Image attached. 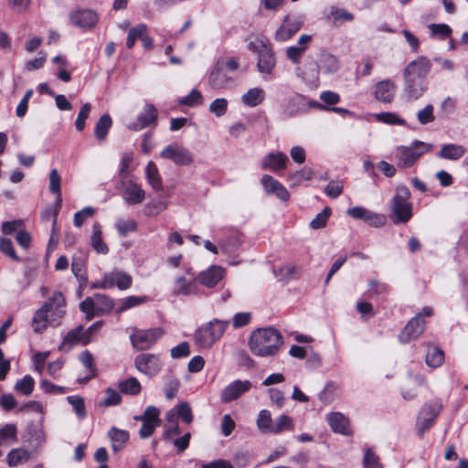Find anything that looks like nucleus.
Returning a JSON list of instances; mask_svg holds the SVG:
<instances>
[{
  "label": "nucleus",
  "mask_w": 468,
  "mask_h": 468,
  "mask_svg": "<svg viewBox=\"0 0 468 468\" xmlns=\"http://www.w3.org/2000/svg\"><path fill=\"white\" fill-rule=\"evenodd\" d=\"M433 106L427 104L423 109L417 112V119L420 124H428L432 122L435 119L433 114Z\"/></svg>",
  "instance_id": "obj_59"
},
{
  "label": "nucleus",
  "mask_w": 468,
  "mask_h": 468,
  "mask_svg": "<svg viewBox=\"0 0 468 468\" xmlns=\"http://www.w3.org/2000/svg\"><path fill=\"white\" fill-rule=\"evenodd\" d=\"M43 305H48L50 312V323L54 325L60 324V319L65 315L66 300L60 292H54L49 297L48 302Z\"/></svg>",
  "instance_id": "obj_14"
},
{
  "label": "nucleus",
  "mask_w": 468,
  "mask_h": 468,
  "mask_svg": "<svg viewBox=\"0 0 468 468\" xmlns=\"http://www.w3.org/2000/svg\"><path fill=\"white\" fill-rule=\"evenodd\" d=\"M105 278L107 279V285H110V288L116 286L120 290L130 288L133 282L131 275L120 270L106 272Z\"/></svg>",
  "instance_id": "obj_25"
},
{
  "label": "nucleus",
  "mask_w": 468,
  "mask_h": 468,
  "mask_svg": "<svg viewBox=\"0 0 468 468\" xmlns=\"http://www.w3.org/2000/svg\"><path fill=\"white\" fill-rule=\"evenodd\" d=\"M343 183L341 181H330L324 188L325 194L331 198L338 197L343 192Z\"/></svg>",
  "instance_id": "obj_64"
},
{
  "label": "nucleus",
  "mask_w": 468,
  "mask_h": 468,
  "mask_svg": "<svg viewBox=\"0 0 468 468\" xmlns=\"http://www.w3.org/2000/svg\"><path fill=\"white\" fill-rule=\"evenodd\" d=\"M466 149L461 144H448L441 146L437 156L441 159L458 160L464 155Z\"/></svg>",
  "instance_id": "obj_27"
},
{
  "label": "nucleus",
  "mask_w": 468,
  "mask_h": 468,
  "mask_svg": "<svg viewBox=\"0 0 468 468\" xmlns=\"http://www.w3.org/2000/svg\"><path fill=\"white\" fill-rule=\"evenodd\" d=\"M229 322L214 319L197 329L195 333L196 344L203 348L210 347L226 331Z\"/></svg>",
  "instance_id": "obj_5"
},
{
  "label": "nucleus",
  "mask_w": 468,
  "mask_h": 468,
  "mask_svg": "<svg viewBox=\"0 0 468 468\" xmlns=\"http://www.w3.org/2000/svg\"><path fill=\"white\" fill-rule=\"evenodd\" d=\"M17 441V429L16 424L7 423L0 428V443L10 445Z\"/></svg>",
  "instance_id": "obj_36"
},
{
  "label": "nucleus",
  "mask_w": 468,
  "mask_h": 468,
  "mask_svg": "<svg viewBox=\"0 0 468 468\" xmlns=\"http://www.w3.org/2000/svg\"><path fill=\"white\" fill-rule=\"evenodd\" d=\"M95 213V210L90 207H86L83 209L78 211L74 215V225L80 228L83 225L84 221L88 218H91Z\"/></svg>",
  "instance_id": "obj_63"
},
{
  "label": "nucleus",
  "mask_w": 468,
  "mask_h": 468,
  "mask_svg": "<svg viewBox=\"0 0 468 468\" xmlns=\"http://www.w3.org/2000/svg\"><path fill=\"white\" fill-rule=\"evenodd\" d=\"M403 96L407 101H416L423 96L428 90V82L403 78Z\"/></svg>",
  "instance_id": "obj_19"
},
{
  "label": "nucleus",
  "mask_w": 468,
  "mask_h": 468,
  "mask_svg": "<svg viewBox=\"0 0 468 468\" xmlns=\"http://www.w3.org/2000/svg\"><path fill=\"white\" fill-rule=\"evenodd\" d=\"M241 241L236 236L229 237L219 243L221 251L229 256L234 254L239 249Z\"/></svg>",
  "instance_id": "obj_43"
},
{
  "label": "nucleus",
  "mask_w": 468,
  "mask_h": 468,
  "mask_svg": "<svg viewBox=\"0 0 468 468\" xmlns=\"http://www.w3.org/2000/svg\"><path fill=\"white\" fill-rule=\"evenodd\" d=\"M160 156L171 160L177 165H189L193 163V156L189 150L178 144H171L165 147Z\"/></svg>",
  "instance_id": "obj_12"
},
{
  "label": "nucleus",
  "mask_w": 468,
  "mask_h": 468,
  "mask_svg": "<svg viewBox=\"0 0 468 468\" xmlns=\"http://www.w3.org/2000/svg\"><path fill=\"white\" fill-rule=\"evenodd\" d=\"M397 91L396 83L390 79L378 81L374 86V96L377 101L389 103L393 101Z\"/></svg>",
  "instance_id": "obj_20"
},
{
  "label": "nucleus",
  "mask_w": 468,
  "mask_h": 468,
  "mask_svg": "<svg viewBox=\"0 0 468 468\" xmlns=\"http://www.w3.org/2000/svg\"><path fill=\"white\" fill-rule=\"evenodd\" d=\"M35 380L30 375H26L18 379L15 385V389L23 395L29 396L33 392Z\"/></svg>",
  "instance_id": "obj_44"
},
{
  "label": "nucleus",
  "mask_w": 468,
  "mask_h": 468,
  "mask_svg": "<svg viewBox=\"0 0 468 468\" xmlns=\"http://www.w3.org/2000/svg\"><path fill=\"white\" fill-rule=\"evenodd\" d=\"M164 331L161 328L137 329L134 328L130 335L132 346L137 350H147L162 337Z\"/></svg>",
  "instance_id": "obj_9"
},
{
  "label": "nucleus",
  "mask_w": 468,
  "mask_h": 468,
  "mask_svg": "<svg viewBox=\"0 0 468 468\" xmlns=\"http://www.w3.org/2000/svg\"><path fill=\"white\" fill-rule=\"evenodd\" d=\"M208 82L214 89H221L227 85L229 78L221 69H215L209 75Z\"/></svg>",
  "instance_id": "obj_45"
},
{
  "label": "nucleus",
  "mask_w": 468,
  "mask_h": 468,
  "mask_svg": "<svg viewBox=\"0 0 468 468\" xmlns=\"http://www.w3.org/2000/svg\"><path fill=\"white\" fill-rule=\"evenodd\" d=\"M317 68L319 71L332 74L335 73L340 69V62L335 55L324 53L319 58Z\"/></svg>",
  "instance_id": "obj_28"
},
{
  "label": "nucleus",
  "mask_w": 468,
  "mask_h": 468,
  "mask_svg": "<svg viewBox=\"0 0 468 468\" xmlns=\"http://www.w3.org/2000/svg\"><path fill=\"white\" fill-rule=\"evenodd\" d=\"M79 359L90 373L87 378H94L96 376V368L93 364L92 355L86 350L80 354Z\"/></svg>",
  "instance_id": "obj_58"
},
{
  "label": "nucleus",
  "mask_w": 468,
  "mask_h": 468,
  "mask_svg": "<svg viewBox=\"0 0 468 468\" xmlns=\"http://www.w3.org/2000/svg\"><path fill=\"white\" fill-rule=\"evenodd\" d=\"M108 436L112 441V449L114 452L122 451L129 440V432L127 431L115 427L110 429Z\"/></svg>",
  "instance_id": "obj_29"
},
{
  "label": "nucleus",
  "mask_w": 468,
  "mask_h": 468,
  "mask_svg": "<svg viewBox=\"0 0 468 468\" xmlns=\"http://www.w3.org/2000/svg\"><path fill=\"white\" fill-rule=\"evenodd\" d=\"M346 214L355 219H362L376 228L382 227L386 223L383 215L374 213L359 206L348 208Z\"/></svg>",
  "instance_id": "obj_16"
},
{
  "label": "nucleus",
  "mask_w": 468,
  "mask_h": 468,
  "mask_svg": "<svg viewBox=\"0 0 468 468\" xmlns=\"http://www.w3.org/2000/svg\"><path fill=\"white\" fill-rule=\"evenodd\" d=\"M135 368L150 378L157 375L163 367L159 356L150 353H142L134 357Z\"/></svg>",
  "instance_id": "obj_10"
},
{
  "label": "nucleus",
  "mask_w": 468,
  "mask_h": 468,
  "mask_svg": "<svg viewBox=\"0 0 468 468\" xmlns=\"http://www.w3.org/2000/svg\"><path fill=\"white\" fill-rule=\"evenodd\" d=\"M147 30V27L144 24H139L136 27H132L127 36L126 39V47L128 48H133L134 43L137 39L141 38L142 34L145 33Z\"/></svg>",
  "instance_id": "obj_47"
},
{
  "label": "nucleus",
  "mask_w": 468,
  "mask_h": 468,
  "mask_svg": "<svg viewBox=\"0 0 468 468\" xmlns=\"http://www.w3.org/2000/svg\"><path fill=\"white\" fill-rule=\"evenodd\" d=\"M328 425L335 433L350 435L352 431L349 427L348 419L340 412H332L326 417Z\"/></svg>",
  "instance_id": "obj_24"
},
{
  "label": "nucleus",
  "mask_w": 468,
  "mask_h": 468,
  "mask_svg": "<svg viewBox=\"0 0 468 468\" xmlns=\"http://www.w3.org/2000/svg\"><path fill=\"white\" fill-rule=\"evenodd\" d=\"M288 162V157L281 153H270L268 154L261 162L263 168H270L272 171H278L284 169Z\"/></svg>",
  "instance_id": "obj_26"
},
{
  "label": "nucleus",
  "mask_w": 468,
  "mask_h": 468,
  "mask_svg": "<svg viewBox=\"0 0 468 468\" xmlns=\"http://www.w3.org/2000/svg\"><path fill=\"white\" fill-rule=\"evenodd\" d=\"M283 344L282 334L273 327L254 330L249 340L250 352L257 356H274Z\"/></svg>",
  "instance_id": "obj_1"
},
{
  "label": "nucleus",
  "mask_w": 468,
  "mask_h": 468,
  "mask_svg": "<svg viewBox=\"0 0 468 468\" xmlns=\"http://www.w3.org/2000/svg\"><path fill=\"white\" fill-rule=\"evenodd\" d=\"M84 327L78 325L77 327L69 330L63 338L62 345L75 346L77 344L88 345L89 342L84 340Z\"/></svg>",
  "instance_id": "obj_35"
},
{
  "label": "nucleus",
  "mask_w": 468,
  "mask_h": 468,
  "mask_svg": "<svg viewBox=\"0 0 468 468\" xmlns=\"http://www.w3.org/2000/svg\"><path fill=\"white\" fill-rule=\"evenodd\" d=\"M363 464L364 468H382L379 457L370 448L365 451Z\"/></svg>",
  "instance_id": "obj_53"
},
{
  "label": "nucleus",
  "mask_w": 468,
  "mask_h": 468,
  "mask_svg": "<svg viewBox=\"0 0 468 468\" xmlns=\"http://www.w3.org/2000/svg\"><path fill=\"white\" fill-rule=\"evenodd\" d=\"M176 415L185 423L189 424L193 421V413L190 405L187 402L179 403L176 408Z\"/></svg>",
  "instance_id": "obj_55"
},
{
  "label": "nucleus",
  "mask_w": 468,
  "mask_h": 468,
  "mask_svg": "<svg viewBox=\"0 0 468 468\" xmlns=\"http://www.w3.org/2000/svg\"><path fill=\"white\" fill-rule=\"evenodd\" d=\"M251 387L250 380H235L222 389L220 400L224 403L233 401L248 392Z\"/></svg>",
  "instance_id": "obj_15"
},
{
  "label": "nucleus",
  "mask_w": 468,
  "mask_h": 468,
  "mask_svg": "<svg viewBox=\"0 0 468 468\" xmlns=\"http://www.w3.org/2000/svg\"><path fill=\"white\" fill-rule=\"evenodd\" d=\"M122 198L125 203L130 205H137L144 201L145 197L144 190L133 180L122 179Z\"/></svg>",
  "instance_id": "obj_17"
},
{
  "label": "nucleus",
  "mask_w": 468,
  "mask_h": 468,
  "mask_svg": "<svg viewBox=\"0 0 468 468\" xmlns=\"http://www.w3.org/2000/svg\"><path fill=\"white\" fill-rule=\"evenodd\" d=\"M203 101V96L199 90L197 89H193L191 92L179 99L178 102L181 105H186L188 107H194L197 105H200Z\"/></svg>",
  "instance_id": "obj_48"
},
{
  "label": "nucleus",
  "mask_w": 468,
  "mask_h": 468,
  "mask_svg": "<svg viewBox=\"0 0 468 468\" xmlns=\"http://www.w3.org/2000/svg\"><path fill=\"white\" fill-rule=\"evenodd\" d=\"M388 286L386 283L379 282L377 280L371 279L368 281V296H378L387 293Z\"/></svg>",
  "instance_id": "obj_57"
},
{
  "label": "nucleus",
  "mask_w": 468,
  "mask_h": 468,
  "mask_svg": "<svg viewBox=\"0 0 468 468\" xmlns=\"http://www.w3.org/2000/svg\"><path fill=\"white\" fill-rule=\"evenodd\" d=\"M410 198V191L406 186H397L395 196L391 201L394 224L407 223L412 218V205L409 202Z\"/></svg>",
  "instance_id": "obj_6"
},
{
  "label": "nucleus",
  "mask_w": 468,
  "mask_h": 468,
  "mask_svg": "<svg viewBox=\"0 0 468 468\" xmlns=\"http://www.w3.org/2000/svg\"><path fill=\"white\" fill-rule=\"evenodd\" d=\"M433 311L431 307L426 306L422 309V311L417 314L413 318H411L403 331L399 335V340L401 343H408L411 340L417 339L425 329V321L424 316H431Z\"/></svg>",
  "instance_id": "obj_8"
},
{
  "label": "nucleus",
  "mask_w": 468,
  "mask_h": 468,
  "mask_svg": "<svg viewBox=\"0 0 468 468\" xmlns=\"http://www.w3.org/2000/svg\"><path fill=\"white\" fill-rule=\"evenodd\" d=\"M67 400L72 406L79 419H83L86 417L84 399L81 397L69 396L67 397Z\"/></svg>",
  "instance_id": "obj_50"
},
{
  "label": "nucleus",
  "mask_w": 468,
  "mask_h": 468,
  "mask_svg": "<svg viewBox=\"0 0 468 468\" xmlns=\"http://www.w3.org/2000/svg\"><path fill=\"white\" fill-rule=\"evenodd\" d=\"M332 214V209L325 207L322 212L318 213L314 219L310 222V227L313 229H324L326 226L327 220Z\"/></svg>",
  "instance_id": "obj_46"
},
{
  "label": "nucleus",
  "mask_w": 468,
  "mask_h": 468,
  "mask_svg": "<svg viewBox=\"0 0 468 468\" xmlns=\"http://www.w3.org/2000/svg\"><path fill=\"white\" fill-rule=\"evenodd\" d=\"M112 121L109 114H103L97 122L94 133L97 139L104 140L112 127Z\"/></svg>",
  "instance_id": "obj_38"
},
{
  "label": "nucleus",
  "mask_w": 468,
  "mask_h": 468,
  "mask_svg": "<svg viewBox=\"0 0 468 468\" xmlns=\"http://www.w3.org/2000/svg\"><path fill=\"white\" fill-rule=\"evenodd\" d=\"M441 409L442 402L441 399H431L423 404L419 415L434 421L435 419L439 416Z\"/></svg>",
  "instance_id": "obj_32"
},
{
  "label": "nucleus",
  "mask_w": 468,
  "mask_h": 468,
  "mask_svg": "<svg viewBox=\"0 0 468 468\" xmlns=\"http://www.w3.org/2000/svg\"><path fill=\"white\" fill-rule=\"evenodd\" d=\"M248 48L258 56L259 72L271 75L275 68L276 59L269 40L264 37H256L248 44Z\"/></svg>",
  "instance_id": "obj_2"
},
{
  "label": "nucleus",
  "mask_w": 468,
  "mask_h": 468,
  "mask_svg": "<svg viewBox=\"0 0 468 468\" xmlns=\"http://www.w3.org/2000/svg\"><path fill=\"white\" fill-rule=\"evenodd\" d=\"M90 110V103L86 102L79 112L78 117L75 121V126L79 132H81L85 128V121L89 117Z\"/></svg>",
  "instance_id": "obj_60"
},
{
  "label": "nucleus",
  "mask_w": 468,
  "mask_h": 468,
  "mask_svg": "<svg viewBox=\"0 0 468 468\" xmlns=\"http://www.w3.org/2000/svg\"><path fill=\"white\" fill-rule=\"evenodd\" d=\"M261 184L268 194H273L282 201H287L290 198V194L285 186L271 176L264 175L261 178Z\"/></svg>",
  "instance_id": "obj_22"
},
{
  "label": "nucleus",
  "mask_w": 468,
  "mask_h": 468,
  "mask_svg": "<svg viewBox=\"0 0 468 468\" xmlns=\"http://www.w3.org/2000/svg\"><path fill=\"white\" fill-rule=\"evenodd\" d=\"M49 191L52 194H58L61 192V176L57 169H52L49 173Z\"/></svg>",
  "instance_id": "obj_62"
},
{
  "label": "nucleus",
  "mask_w": 468,
  "mask_h": 468,
  "mask_svg": "<svg viewBox=\"0 0 468 468\" xmlns=\"http://www.w3.org/2000/svg\"><path fill=\"white\" fill-rule=\"evenodd\" d=\"M160 410L154 406L146 407L144 412L140 416H134L135 420H140L143 423L159 420Z\"/></svg>",
  "instance_id": "obj_56"
},
{
  "label": "nucleus",
  "mask_w": 468,
  "mask_h": 468,
  "mask_svg": "<svg viewBox=\"0 0 468 468\" xmlns=\"http://www.w3.org/2000/svg\"><path fill=\"white\" fill-rule=\"evenodd\" d=\"M113 307V303L107 295L95 293L91 297H87L80 303V309L86 314L87 320H91L94 316L109 313Z\"/></svg>",
  "instance_id": "obj_7"
},
{
  "label": "nucleus",
  "mask_w": 468,
  "mask_h": 468,
  "mask_svg": "<svg viewBox=\"0 0 468 468\" xmlns=\"http://www.w3.org/2000/svg\"><path fill=\"white\" fill-rule=\"evenodd\" d=\"M6 458L8 465L15 467L23 462L28 461L30 459V452L22 448L13 449L8 452Z\"/></svg>",
  "instance_id": "obj_39"
},
{
  "label": "nucleus",
  "mask_w": 468,
  "mask_h": 468,
  "mask_svg": "<svg viewBox=\"0 0 468 468\" xmlns=\"http://www.w3.org/2000/svg\"><path fill=\"white\" fill-rule=\"evenodd\" d=\"M294 429L292 419L285 414H282L273 420L271 434H279L285 431H292Z\"/></svg>",
  "instance_id": "obj_34"
},
{
  "label": "nucleus",
  "mask_w": 468,
  "mask_h": 468,
  "mask_svg": "<svg viewBox=\"0 0 468 468\" xmlns=\"http://www.w3.org/2000/svg\"><path fill=\"white\" fill-rule=\"evenodd\" d=\"M429 29L432 36H439L442 39L452 34V28L446 24H431Z\"/></svg>",
  "instance_id": "obj_61"
},
{
  "label": "nucleus",
  "mask_w": 468,
  "mask_h": 468,
  "mask_svg": "<svg viewBox=\"0 0 468 468\" xmlns=\"http://www.w3.org/2000/svg\"><path fill=\"white\" fill-rule=\"evenodd\" d=\"M158 112L152 103H146L143 112H140L135 121L131 122L127 127L133 131H140L150 125H155Z\"/></svg>",
  "instance_id": "obj_13"
},
{
  "label": "nucleus",
  "mask_w": 468,
  "mask_h": 468,
  "mask_svg": "<svg viewBox=\"0 0 468 468\" xmlns=\"http://www.w3.org/2000/svg\"><path fill=\"white\" fill-rule=\"evenodd\" d=\"M90 244L93 250L98 253L107 254L109 248L101 238V227L99 223H94L92 226V234L90 237Z\"/></svg>",
  "instance_id": "obj_33"
},
{
  "label": "nucleus",
  "mask_w": 468,
  "mask_h": 468,
  "mask_svg": "<svg viewBox=\"0 0 468 468\" xmlns=\"http://www.w3.org/2000/svg\"><path fill=\"white\" fill-rule=\"evenodd\" d=\"M71 271L80 282H85L87 281L85 263L82 259L73 258Z\"/></svg>",
  "instance_id": "obj_51"
},
{
  "label": "nucleus",
  "mask_w": 468,
  "mask_h": 468,
  "mask_svg": "<svg viewBox=\"0 0 468 468\" xmlns=\"http://www.w3.org/2000/svg\"><path fill=\"white\" fill-rule=\"evenodd\" d=\"M119 388L124 394L134 396L141 392L142 387L139 380L136 378L131 377L120 382Z\"/></svg>",
  "instance_id": "obj_42"
},
{
  "label": "nucleus",
  "mask_w": 468,
  "mask_h": 468,
  "mask_svg": "<svg viewBox=\"0 0 468 468\" xmlns=\"http://www.w3.org/2000/svg\"><path fill=\"white\" fill-rule=\"evenodd\" d=\"M146 178L148 183L152 186V187L154 190H162L163 189V183L162 179L159 176L158 169L154 162H149L146 168Z\"/></svg>",
  "instance_id": "obj_37"
},
{
  "label": "nucleus",
  "mask_w": 468,
  "mask_h": 468,
  "mask_svg": "<svg viewBox=\"0 0 468 468\" xmlns=\"http://www.w3.org/2000/svg\"><path fill=\"white\" fill-rule=\"evenodd\" d=\"M376 119L378 122L387 123V124H398V125H405L406 122L404 119L400 118L395 112H380L376 114Z\"/></svg>",
  "instance_id": "obj_52"
},
{
  "label": "nucleus",
  "mask_w": 468,
  "mask_h": 468,
  "mask_svg": "<svg viewBox=\"0 0 468 468\" xmlns=\"http://www.w3.org/2000/svg\"><path fill=\"white\" fill-rule=\"evenodd\" d=\"M303 20L300 17H291L286 16L281 27L275 32L277 41H286L290 39L303 27Z\"/></svg>",
  "instance_id": "obj_18"
},
{
  "label": "nucleus",
  "mask_w": 468,
  "mask_h": 468,
  "mask_svg": "<svg viewBox=\"0 0 468 468\" xmlns=\"http://www.w3.org/2000/svg\"><path fill=\"white\" fill-rule=\"evenodd\" d=\"M70 22L81 28L93 27L98 20V15L90 9H80L70 14Z\"/></svg>",
  "instance_id": "obj_21"
},
{
  "label": "nucleus",
  "mask_w": 468,
  "mask_h": 468,
  "mask_svg": "<svg viewBox=\"0 0 468 468\" xmlns=\"http://www.w3.org/2000/svg\"><path fill=\"white\" fill-rule=\"evenodd\" d=\"M197 292V285L194 281H187L184 276L176 279L175 286L173 289V295H191Z\"/></svg>",
  "instance_id": "obj_30"
},
{
  "label": "nucleus",
  "mask_w": 468,
  "mask_h": 468,
  "mask_svg": "<svg viewBox=\"0 0 468 468\" xmlns=\"http://www.w3.org/2000/svg\"><path fill=\"white\" fill-rule=\"evenodd\" d=\"M115 228L119 234L122 237L126 236L130 232H133L137 229V223L133 219L125 220L122 218L117 219Z\"/></svg>",
  "instance_id": "obj_49"
},
{
  "label": "nucleus",
  "mask_w": 468,
  "mask_h": 468,
  "mask_svg": "<svg viewBox=\"0 0 468 468\" xmlns=\"http://www.w3.org/2000/svg\"><path fill=\"white\" fill-rule=\"evenodd\" d=\"M256 424L259 431L262 433H271L273 425L271 412L268 410H261L259 412Z\"/></svg>",
  "instance_id": "obj_41"
},
{
  "label": "nucleus",
  "mask_w": 468,
  "mask_h": 468,
  "mask_svg": "<svg viewBox=\"0 0 468 468\" xmlns=\"http://www.w3.org/2000/svg\"><path fill=\"white\" fill-rule=\"evenodd\" d=\"M313 108L327 110L324 103L309 100L307 97L299 93L287 97L281 105L282 114L285 118L297 116Z\"/></svg>",
  "instance_id": "obj_4"
},
{
  "label": "nucleus",
  "mask_w": 468,
  "mask_h": 468,
  "mask_svg": "<svg viewBox=\"0 0 468 468\" xmlns=\"http://www.w3.org/2000/svg\"><path fill=\"white\" fill-rule=\"evenodd\" d=\"M433 145L420 140L413 141L410 145H399L395 151V159L399 168L411 167L425 153L431 151Z\"/></svg>",
  "instance_id": "obj_3"
},
{
  "label": "nucleus",
  "mask_w": 468,
  "mask_h": 468,
  "mask_svg": "<svg viewBox=\"0 0 468 468\" xmlns=\"http://www.w3.org/2000/svg\"><path fill=\"white\" fill-rule=\"evenodd\" d=\"M224 275L225 270L222 267L212 265L207 270L199 273L198 280L204 286L212 288L223 279Z\"/></svg>",
  "instance_id": "obj_23"
},
{
  "label": "nucleus",
  "mask_w": 468,
  "mask_h": 468,
  "mask_svg": "<svg viewBox=\"0 0 468 468\" xmlns=\"http://www.w3.org/2000/svg\"><path fill=\"white\" fill-rule=\"evenodd\" d=\"M265 99V91L261 88L250 89L241 97V101L248 107H256Z\"/></svg>",
  "instance_id": "obj_31"
},
{
  "label": "nucleus",
  "mask_w": 468,
  "mask_h": 468,
  "mask_svg": "<svg viewBox=\"0 0 468 468\" xmlns=\"http://www.w3.org/2000/svg\"><path fill=\"white\" fill-rule=\"evenodd\" d=\"M444 361V353L437 346H431L426 355V364L433 368L439 367Z\"/></svg>",
  "instance_id": "obj_40"
},
{
  "label": "nucleus",
  "mask_w": 468,
  "mask_h": 468,
  "mask_svg": "<svg viewBox=\"0 0 468 468\" xmlns=\"http://www.w3.org/2000/svg\"><path fill=\"white\" fill-rule=\"evenodd\" d=\"M228 101L224 98H218L214 100L209 105V112L217 117L223 116L228 110Z\"/></svg>",
  "instance_id": "obj_54"
},
{
  "label": "nucleus",
  "mask_w": 468,
  "mask_h": 468,
  "mask_svg": "<svg viewBox=\"0 0 468 468\" xmlns=\"http://www.w3.org/2000/svg\"><path fill=\"white\" fill-rule=\"evenodd\" d=\"M431 62L424 56H419L411 60L403 70V78H410L420 81H427L426 78L431 72Z\"/></svg>",
  "instance_id": "obj_11"
}]
</instances>
